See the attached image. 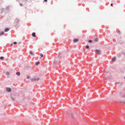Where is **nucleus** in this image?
<instances>
[{"mask_svg":"<svg viewBox=\"0 0 125 125\" xmlns=\"http://www.w3.org/2000/svg\"><path fill=\"white\" fill-rule=\"evenodd\" d=\"M61 55H62V54H61L60 53H59L58 56V57L56 58L53 62L54 64L57 65L58 64V62L61 60Z\"/></svg>","mask_w":125,"mask_h":125,"instance_id":"f257e3e1","label":"nucleus"},{"mask_svg":"<svg viewBox=\"0 0 125 125\" xmlns=\"http://www.w3.org/2000/svg\"><path fill=\"white\" fill-rule=\"evenodd\" d=\"M20 20L18 18H16L15 20L14 23L15 26H17L19 24Z\"/></svg>","mask_w":125,"mask_h":125,"instance_id":"f03ea898","label":"nucleus"},{"mask_svg":"<svg viewBox=\"0 0 125 125\" xmlns=\"http://www.w3.org/2000/svg\"><path fill=\"white\" fill-rule=\"evenodd\" d=\"M39 80V78L37 77H34L33 78H32L31 79V81H37Z\"/></svg>","mask_w":125,"mask_h":125,"instance_id":"7ed1b4c3","label":"nucleus"},{"mask_svg":"<svg viewBox=\"0 0 125 125\" xmlns=\"http://www.w3.org/2000/svg\"><path fill=\"white\" fill-rule=\"evenodd\" d=\"M95 52L98 55H100L101 53V51L99 50L96 49L95 50Z\"/></svg>","mask_w":125,"mask_h":125,"instance_id":"20e7f679","label":"nucleus"},{"mask_svg":"<svg viewBox=\"0 0 125 125\" xmlns=\"http://www.w3.org/2000/svg\"><path fill=\"white\" fill-rule=\"evenodd\" d=\"M6 91L8 92H10L11 91V90L10 88H8L6 89Z\"/></svg>","mask_w":125,"mask_h":125,"instance_id":"39448f33","label":"nucleus"},{"mask_svg":"<svg viewBox=\"0 0 125 125\" xmlns=\"http://www.w3.org/2000/svg\"><path fill=\"white\" fill-rule=\"evenodd\" d=\"M9 30L10 29L9 28H7L5 29L4 31L5 32H6L9 31Z\"/></svg>","mask_w":125,"mask_h":125,"instance_id":"423d86ee","label":"nucleus"},{"mask_svg":"<svg viewBox=\"0 0 125 125\" xmlns=\"http://www.w3.org/2000/svg\"><path fill=\"white\" fill-rule=\"evenodd\" d=\"M32 35L33 37H35L36 36L35 33L34 32L32 33Z\"/></svg>","mask_w":125,"mask_h":125,"instance_id":"0eeeda50","label":"nucleus"},{"mask_svg":"<svg viewBox=\"0 0 125 125\" xmlns=\"http://www.w3.org/2000/svg\"><path fill=\"white\" fill-rule=\"evenodd\" d=\"M78 41V39H75L74 40V42H77Z\"/></svg>","mask_w":125,"mask_h":125,"instance_id":"6e6552de","label":"nucleus"},{"mask_svg":"<svg viewBox=\"0 0 125 125\" xmlns=\"http://www.w3.org/2000/svg\"><path fill=\"white\" fill-rule=\"evenodd\" d=\"M16 74L18 76H19L20 75V73L19 72H17L16 73Z\"/></svg>","mask_w":125,"mask_h":125,"instance_id":"1a4fd4ad","label":"nucleus"},{"mask_svg":"<svg viewBox=\"0 0 125 125\" xmlns=\"http://www.w3.org/2000/svg\"><path fill=\"white\" fill-rule=\"evenodd\" d=\"M98 38H96L94 39V41L96 42H97L98 41Z\"/></svg>","mask_w":125,"mask_h":125,"instance_id":"9d476101","label":"nucleus"},{"mask_svg":"<svg viewBox=\"0 0 125 125\" xmlns=\"http://www.w3.org/2000/svg\"><path fill=\"white\" fill-rule=\"evenodd\" d=\"M70 115H71V116L72 118H73L74 117H73V116L72 113L71 112V113H70Z\"/></svg>","mask_w":125,"mask_h":125,"instance_id":"9b49d317","label":"nucleus"},{"mask_svg":"<svg viewBox=\"0 0 125 125\" xmlns=\"http://www.w3.org/2000/svg\"><path fill=\"white\" fill-rule=\"evenodd\" d=\"M88 42L90 43H93L92 41V40H89L88 41Z\"/></svg>","mask_w":125,"mask_h":125,"instance_id":"f8f14e48","label":"nucleus"},{"mask_svg":"<svg viewBox=\"0 0 125 125\" xmlns=\"http://www.w3.org/2000/svg\"><path fill=\"white\" fill-rule=\"evenodd\" d=\"M85 48L87 49H88L89 48V46L88 45H87L85 46Z\"/></svg>","mask_w":125,"mask_h":125,"instance_id":"ddd939ff","label":"nucleus"},{"mask_svg":"<svg viewBox=\"0 0 125 125\" xmlns=\"http://www.w3.org/2000/svg\"><path fill=\"white\" fill-rule=\"evenodd\" d=\"M40 63V62H38L36 63V65H39Z\"/></svg>","mask_w":125,"mask_h":125,"instance_id":"4468645a","label":"nucleus"},{"mask_svg":"<svg viewBox=\"0 0 125 125\" xmlns=\"http://www.w3.org/2000/svg\"><path fill=\"white\" fill-rule=\"evenodd\" d=\"M30 53L31 55H33V53L31 51H30Z\"/></svg>","mask_w":125,"mask_h":125,"instance_id":"2eb2a0df","label":"nucleus"},{"mask_svg":"<svg viewBox=\"0 0 125 125\" xmlns=\"http://www.w3.org/2000/svg\"><path fill=\"white\" fill-rule=\"evenodd\" d=\"M4 57L2 56H1L0 57V59L1 60H2L4 59Z\"/></svg>","mask_w":125,"mask_h":125,"instance_id":"dca6fc26","label":"nucleus"},{"mask_svg":"<svg viewBox=\"0 0 125 125\" xmlns=\"http://www.w3.org/2000/svg\"><path fill=\"white\" fill-rule=\"evenodd\" d=\"M115 59H116L115 58V57L113 58L112 59V61H114L115 60Z\"/></svg>","mask_w":125,"mask_h":125,"instance_id":"f3484780","label":"nucleus"},{"mask_svg":"<svg viewBox=\"0 0 125 125\" xmlns=\"http://www.w3.org/2000/svg\"><path fill=\"white\" fill-rule=\"evenodd\" d=\"M9 8H10L9 6H7L6 8V9L7 10H9Z\"/></svg>","mask_w":125,"mask_h":125,"instance_id":"a211bd4d","label":"nucleus"},{"mask_svg":"<svg viewBox=\"0 0 125 125\" xmlns=\"http://www.w3.org/2000/svg\"><path fill=\"white\" fill-rule=\"evenodd\" d=\"M4 33L3 32H2L1 33H0V35H3L4 34Z\"/></svg>","mask_w":125,"mask_h":125,"instance_id":"6ab92c4d","label":"nucleus"},{"mask_svg":"<svg viewBox=\"0 0 125 125\" xmlns=\"http://www.w3.org/2000/svg\"><path fill=\"white\" fill-rule=\"evenodd\" d=\"M6 74L7 75H9L10 74V73L8 72H7L6 73Z\"/></svg>","mask_w":125,"mask_h":125,"instance_id":"aec40b11","label":"nucleus"},{"mask_svg":"<svg viewBox=\"0 0 125 125\" xmlns=\"http://www.w3.org/2000/svg\"><path fill=\"white\" fill-rule=\"evenodd\" d=\"M121 54L120 53H119L117 55V56L118 57H119L120 56Z\"/></svg>","mask_w":125,"mask_h":125,"instance_id":"412c9836","label":"nucleus"},{"mask_svg":"<svg viewBox=\"0 0 125 125\" xmlns=\"http://www.w3.org/2000/svg\"><path fill=\"white\" fill-rule=\"evenodd\" d=\"M40 55L42 57H43V54L42 53H41Z\"/></svg>","mask_w":125,"mask_h":125,"instance_id":"4be33fe9","label":"nucleus"},{"mask_svg":"<svg viewBox=\"0 0 125 125\" xmlns=\"http://www.w3.org/2000/svg\"><path fill=\"white\" fill-rule=\"evenodd\" d=\"M17 43V42H13V44H16Z\"/></svg>","mask_w":125,"mask_h":125,"instance_id":"5701e85b","label":"nucleus"},{"mask_svg":"<svg viewBox=\"0 0 125 125\" xmlns=\"http://www.w3.org/2000/svg\"><path fill=\"white\" fill-rule=\"evenodd\" d=\"M122 54L123 55H124V56H125V53L124 52H123L122 53Z\"/></svg>","mask_w":125,"mask_h":125,"instance_id":"b1692460","label":"nucleus"},{"mask_svg":"<svg viewBox=\"0 0 125 125\" xmlns=\"http://www.w3.org/2000/svg\"><path fill=\"white\" fill-rule=\"evenodd\" d=\"M11 99L13 101H14V99L12 97H11Z\"/></svg>","mask_w":125,"mask_h":125,"instance_id":"393cba45","label":"nucleus"},{"mask_svg":"<svg viewBox=\"0 0 125 125\" xmlns=\"http://www.w3.org/2000/svg\"><path fill=\"white\" fill-rule=\"evenodd\" d=\"M20 4L21 6H22L23 5L22 4L20 3Z\"/></svg>","mask_w":125,"mask_h":125,"instance_id":"a878e982","label":"nucleus"},{"mask_svg":"<svg viewBox=\"0 0 125 125\" xmlns=\"http://www.w3.org/2000/svg\"><path fill=\"white\" fill-rule=\"evenodd\" d=\"M111 6H113V4L112 3H111Z\"/></svg>","mask_w":125,"mask_h":125,"instance_id":"bb28decb","label":"nucleus"},{"mask_svg":"<svg viewBox=\"0 0 125 125\" xmlns=\"http://www.w3.org/2000/svg\"><path fill=\"white\" fill-rule=\"evenodd\" d=\"M13 44H11L10 45V46H11L13 45Z\"/></svg>","mask_w":125,"mask_h":125,"instance_id":"cd10ccee","label":"nucleus"},{"mask_svg":"<svg viewBox=\"0 0 125 125\" xmlns=\"http://www.w3.org/2000/svg\"><path fill=\"white\" fill-rule=\"evenodd\" d=\"M29 78V76H28L27 77V78Z\"/></svg>","mask_w":125,"mask_h":125,"instance_id":"c85d7f7f","label":"nucleus"},{"mask_svg":"<svg viewBox=\"0 0 125 125\" xmlns=\"http://www.w3.org/2000/svg\"><path fill=\"white\" fill-rule=\"evenodd\" d=\"M47 1V0H44V1Z\"/></svg>","mask_w":125,"mask_h":125,"instance_id":"c756f323","label":"nucleus"},{"mask_svg":"<svg viewBox=\"0 0 125 125\" xmlns=\"http://www.w3.org/2000/svg\"><path fill=\"white\" fill-rule=\"evenodd\" d=\"M26 0V1H27V0Z\"/></svg>","mask_w":125,"mask_h":125,"instance_id":"7c9ffc66","label":"nucleus"},{"mask_svg":"<svg viewBox=\"0 0 125 125\" xmlns=\"http://www.w3.org/2000/svg\"><path fill=\"white\" fill-rule=\"evenodd\" d=\"M124 78L125 79V77H124Z\"/></svg>","mask_w":125,"mask_h":125,"instance_id":"2f4dec72","label":"nucleus"}]
</instances>
